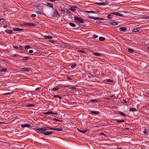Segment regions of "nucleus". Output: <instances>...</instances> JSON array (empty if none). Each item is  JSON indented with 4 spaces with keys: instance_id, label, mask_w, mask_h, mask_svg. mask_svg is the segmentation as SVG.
I'll list each match as a JSON object with an SVG mask.
<instances>
[{
    "instance_id": "1",
    "label": "nucleus",
    "mask_w": 149,
    "mask_h": 149,
    "mask_svg": "<svg viewBox=\"0 0 149 149\" xmlns=\"http://www.w3.org/2000/svg\"><path fill=\"white\" fill-rule=\"evenodd\" d=\"M34 130L38 133L43 134L44 132L47 130V129L45 127H43L40 128H36L34 129Z\"/></svg>"
},
{
    "instance_id": "2",
    "label": "nucleus",
    "mask_w": 149,
    "mask_h": 149,
    "mask_svg": "<svg viewBox=\"0 0 149 149\" xmlns=\"http://www.w3.org/2000/svg\"><path fill=\"white\" fill-rule=\"evenodd\" d=\"M54 10L52 11V16L55 18H57L60 16V14L55 9L53 8Z\"/></svg>"
},
{
    "instance_id": "3",
    "label": "nucleus",
    "mask_w": 149,
    "mask_h": 149,
    "mask_svg": "<svg viewBox=\"0 0 149 149\" xmlns=\"http://www.w3.org/2000/svg\"><path fill=\"white\" fill-rule=\"evenodd\" d=\"M74 19L75 22L79 24L83 23L84 22L83 19L82 18L78 17L76 16L74 17Z\"/></svg>"
},
{
    "instance_id": "4",
    "label": "nucleus",
    "mask_w": 149,
    "mask_h": 149,
    "mask_svg": "<svg viewBox=\"0 0 149 149\" xmlns=\"http://www.w3.org/2000/svg\"><path fill=\"white\" fill-rule=\"evenodd\" d=\"M88 18H91L93 19H95V20H97V21L96 22L97 23H101V21H100V20H104V19H103L102 18H99L97 17H95L93 16H89L88 17Z\"/></svg>"
},
{
    "instance_id": "5",
    "label": "nucleus",
    "mask_w": 149,
    "mask_h": 149,
    "mask_svg": "<svg viewBox=\"0 0 149 149\" xmlns=\"http://www.w3.org/2000/svg\"><path fill=\"white\" fill-rule=\"evenodd\" d=\"M43 4L44 6H47L49 7L53 8V9L54 8H53V5L52 3L45 2V3H43Z\"/></svg>"
},
{
    "instance_id": "6",
    "label": "nucleus",
    "mask_w": 149,
    "mask_h": 149,
    "mask_svg": "<svg viewBox=\"0 0 149 149\" xmlns=\"http://www.w3.org/2000/svg\"><path fill=\"white\" fill-rule=\"evenodd\" d=\"M24 24L25 25L28 26L30 27H34L36 26V24L31 23H24Z\"/></svg>"
},
{
    "instance_id": "7",
    "label": "nucleus",
    "mask_w": 149,
    "mask_h": 149,
    "mask_svg": "<svg viewBox=\"0 0 149 149\" xmlns=\"http://www.w3.org/2000/svg\"><path fill=\"white\" fill-rule=\"evenodd\" d=\"M141 29L138 27L137 29L135 28V27L134 28V29L132 30V31L134 32H140L141 31Z\"/></svg>"
},
{
    "instance_id": "8",
    "label": "nucleus",
    "mask_w": 149,
    "mask_h": 149,
    "mask_svg": "<svg viewBox=\"0 0 149 149\" xmlns=\"http://www.w3.org/2000/svg\"><path fill=\"white\" fill-rule=\"evenodd\" d=\"M110 24L113 26H116L119 24V22H117L111 21L109 22Z\"/></svg>"
},
{
    "instance_id": "9",
    "label": "nucleus",
    "mask_w": 149,
    "mask_h": 149,
    "mask_svg": "<svg viewBox=\"0 0 149 149\" xmlns=\"http://www.w3.org/2000/svg\"><path fill=\"white\" fill-rule=\"evenodd\" d=\"M89 113L96 115L100 113L98 111H91L89 112Z\"/></svg>"
},
{
    "instance_id": "10",
    "label": "nucleus",
    "mask_w": 149,
    "mask_h": 149,
    "mask_svg": "<svg viewBox=\"0 0 149 149\" xmlns=\"http://www.w3.org/2000/svg\"><path fill=\"white\" fill-rule=\"evenodd\" d=\"M23 29L18 28H13V30L14 31H22Z\"/></svg>"
},
{
    "instance_id": "11",
    "label": "nucleus",
    "mask_w": 149,
    "mask_h": 149,
    "mask_svg": "<svg viewBox=\"0 0 149 149\" xmlns=\"http://www.w3.org/2000/svg\"><path fill=\"white\" fill-rule=\"evenodd\" d=\"M95 4L100 6H105L107 5V3L106 2L98 3L96 2Z\"/></svg>"
},
{
    "instance_id": "12",
    "label": "nucleus",
    "mask_w": 149,
    "mask_h": 149,
    "mask_svg": "<svg viewBox=\"0 0 149 149\" xmlns=\"http://www.w3.org/2000/svg\"><path fill=\"white\" fill-rule=\"evenodd\" d=\"M113 15H116V16H119L121 17H123V14H120L119 13L116 12H114L112 13Z\"/></svg>"
},
{
    "instance_id": "13",
    "label": "nucleus",
    "mask_w": 149,
    "mask_h": 149,
    "mask_svg": "<svg viewBox=\"0 0 149 149\" xmlns=\"http://www.w3.org/2000/svg\"><path fill=\"white\" fill-rule=\"evenodd\" d=\"M40 5V2L38 1H37L36 3H35L33 4V6H36V7H38Z\"/></svg>"
},
{
    "instance_id": "14",
    "label": "nucleus",
    "mask_w": 149,
    "mask_h": 149,
    "mask_svg": "<svg viewBox=\"0 0 149 149\" xmlns=\"http://www.w3.org/2000/svg\"><path fill=\"white\" fill-rule=\"evenodd\" d=\"M21 126L22 128L25 127H31V125L28 124H21Z\"/></svg>"
},
{
    "instance_id": "15",
    "label": "nucleus",
    "mask_w": 149,
    "mask_h": 149,
    "mask_svg": "<svg viewBox=\"0 0 149 149\" xmlns=\"http://www.w3.org/2000/svg\"><path fill=\"white\" fill-rule=\"evenodd\" d=\"M77 7L76 6H72L69 9L72 11H75L76 10V8Z\"/></svg>"
},
{
    "instance_id": "16",
    "label": "nucleus",
    "mask_w": 149,
    "mask_h": 149,
    "mask_svg": "<svg viewBox=\"0 0 149 149\" xmlns=\"http://www.w3.org/2000/svg\"><path fill=\"white\" fill-rule=\"evenodd\" d=\"M52 131L50 132H44L43 134L46 135H50L52 134Z\"/></svg>"
},
{
    "instance_id": "17",
    "label": "nucleus",
    "mask_w": 149,
    "mask_h": 149,
    "mask_svg": "<svg viewBox=\"0 0 149 149\" xmlns=\"http://www.w3.org/2000/svg\"><path fill=\"white\" fill-rule=\"evenodd\" d=\"M127 50L129 52L131 53H132L134 51H135V50H133L132 49H130V48H127Z\"/></svg>"
},
{
    "instance_id": "18",
    "label": "nucleus",
    "mask_w": 149,
    "mask_h": 149,
    "mask_svg": "<svg viewBox=\"0 0 149 149\" xmlns=\"http://www.w3.org/2000/svg\"><path fill=\"white\" fill-rule=\"evenodd\" d=\"M30 70V69L27 68H22V70L23 71L29 72Z\"/></svg>"
},
{
    "instance_id": "19",
    "label": "nucleus",
    "mask_w": 149,
    "mask_h": 149,
    "mask_svg": "<svg viewBox=\"0 0 149 149\" xmlns=\"http://www.w3.org/2000/svg\"><path fill=\"white\" fill-rule=\"evenodd\" d=\"M45 39H52L53 38V37L50 36H44Z\"/></svg>"
},
{
    "instance_id": "20",
    "label": "nucleus",
    "mask_w": 149,
    "mask_h": 149,
    "mask_svg": "<svg viewBox=\"0 0 149 149\" xmlns=\"http://www.w3.org/2000/svg\"><path fill=\"white\" fill-rule=\"evenodd\" d=\"M93 54L95 56H101V54L99 53L98 52H93Z\"/></svg>"
},
{
    "instance_id": "21",
    "label": "nucleus",
    "mask_w": 149,
    "mask_h": 149,
    "mask_svg": "<svg viewBox=\"0 0 149 149\" xmlns=\"http://www.w3.org/2000/svg\"><path fill=\"white\" fill-rule=\"evenodd\" d=\"M78 131H79V132L82 133H85L87 131L86 130H80L79 129H77Z\"/></svg>"
},
{
    "instance_id": "22",
    "label": "nucleus",
    "mask_w": 149,
    "mask_h": 149,
    "mask_svg": "<svg viewBox=\"0 0 149 149\" xmlns=\"http://www.w3.org/2000/svg\"><path fill=\"white\" fill-rule=\"evenodd\" d=\"M5 31L8 34H11L13 33L12 31L10 30L6 29Z\"/></svg>"
},
{
    "instance_id": "23",
    "label": "nucleus",
    "mask_w": 149,
    "mask_h": 149,
    "mask_svg": "<svg viewBox=\"0 0 149 149\" xmlns=\"http://www.w3.org/2000/svg\"><path fill=\"white\" fill-rule=\"evenodd\" d=\"M137 110L134 108H131L130 109L129 111H130L134 112L136 111Z\"/></svg>"
},
{
    "instance_id": "24",
    "label": "nucleus",
    "mask_w": 149,
    "mask_h": 149,
    "mask_svg": "<svg viewBox=\"0 0 149 149\" xmlns=\"http://www.w3.org/2000/svg\"><path fill=\"white\" fill-rule=\"evenodd\" d=\"M23 59L22 60H29L30 59H31V58L30 57L28 56V57H23Z\"/></svg>"
},
{
    "instance_id": "25",
    "label": "nucleus",
    "mask_w": 149,
    "mask_h": 149,
    "mask_svg": "<svg viewBox=\"0 0 149 149\" xmlns=\"http://www.w3.org/2000/svg\"><path fill=\"white\" fill-rule=\"evenodd\" d=\"M119 29L121 31L124 32L127 30V29L125 27H121Z\"/></svg>"
},
{
    "instance_id": "26",
    "label": "nucleus",
    "mask_w": 149,
    "mask_h": 149,
    "mask_svg": "<svg viewBox=\"0 0 149 149\" xmlns=\"http://www.w3.org/2000/svg\"><path fill=\"white\" fill-rule=\"evenodd\" d=\"M118 113L120 114V115H121L122 116L125 117L126 116V115L124 113L119 111L118 112Z\"/></svg>"
},
{
    "instance_id": "27",
    "label": "nucleus",
    "mask_w": 149,
    "mask_h": 149,
    "mask_svg": "<svg viewBox=\"0 0 149 149\" xmlns=\"http://www.w3.org/2000/svg\"><path fill=\"white\" fill-rule=\"evenodd\" d=\"M53 130H55L57 131H62L63 130V129L62 128H54L52 129Z\"/></svg>"
},
{
    "instance_id": "28",
    "label": "nucleus",
    "mask_w": 149,
    "mask_h": 149,
    "mask_svg": "<svg viewBox=\"0 0 149 149\" xmlns=\"http://www.w3.org/2000/svg\"><path fill=\"white\" fill-rule=\"evenodd\" d=\"M77 51L78 52H81V53H85V52L84 51V50H80V49H77Z\"/></svg>"
},
{
    "instance_id": "29",
    "label": "nucleus",
    "mask_w": 149,
    "mask_h": 149,
    "mask_svg": "<svg viewBox=\"0 0 149 149\" xmlns=\"http://www.w3.org/2000/svg\"><path fill=\"white\" fill-rule=\"evenodd\" d=\"M77 65V64L76 63H72L70 65L71 67V68H74Z\"/></svg>"
},
{
    "instance_id": "30",
    "label": "nucleus",
    "mask_w": 149,
    "mask_h": 149,
    "mask_svg": "<svg viewBox=\"0 0 149 149\" xmlns=\"http://www.w3.org/2000/svg\"><path fill=\"white\" fill-rule=\"evenodd\" d=\"M35 106V104H28L27 105H26V107H33Z\"/></svg>"
},
{
    "instance_id": "31",
    "label": "nucleus",
    "mask_w": 149,
    "mask_h": 149,
    "mask_svg": "<svg viewBox=\"0 0 149 149\" xmlns=\"http://www.w3.org/2000/svg\"><path fill=\"white\" fill-rule=\"evenodd\" d=\"M116 121L118 123H123L125 122V120L123 119L121 120H116Z\"/></svg>"
},
{
    "instance_id": "32",
    "label": "nucleus",
    "mask_w": 149,
    "mask_h": 149,
    "mask_svg": "<svg viewBox=\"0 0 149 149\" xmlns=\"http://www.w3.org/2000/svg\"><path fill=\"white\" fill-rule=\"evenodd\" d=\"M66 13L69 16L70 15H71V13L70 11L68 10H67V9L66 10Z\"/></svg>"
},
{
    "instance_id": "33",
    "label": "nucleus",
    "mask_w": 149,
    "mask_h": 149,
    "mask_svg": "<svg viewBox=\"0 0 149 149\" xmlns=\"http://www.w3.org/2000/svg\"><path fill=\"white\" fill-rule=\"evenodd\" d=\"M99 100L97 99H92L90 100V102H99Z\"/></svg>"
},
{
    "instance_id": "34",
    "label": "nucleus",
    "mask_w": 149,
    "mask_h": 149,
    "mask_svg": "<svg viewBox=\"0 0 149 149\" xmlns=\"http://www.w3.org/2000/svg\"><path fill=\"white\" fill-rule=\"evenodd\" d=\"M105 39V38L103 37H100L99 38V40L100 41H104Z\"/></svg>"
},
{
    "instance_id": "35",
    "label": "nucleus",
    "mask_w": 149,
    "mask_h": 149,
    "mask_svg": "<svg viewBox=\"0 0 149 149\" xmlns=\"http://www.w3.org/2000/svg\"><path fill=\"white\" fill-rule=\"evenodd\" d=\"M59 89H60L59 88L54 87V88H53L52 89V90L53 91H56L58 90Z\"/></svg>"
},
{
    "instance_id": "36",
    "label": "nucleus",
    "mask_w": 149,
    "mask_h": 149,
    "mask_svg": "<svg viewBox=\"0 0 149 149\" xmlns=\"http://www.w3.org/2000/svg\"><path fill=\"white\" fill-rule=\"evenodd\" d=\"M45 114H55V113H54V112H52L51 111H48L46 113H45Z\"/></svg>"
},
{
    "instance_id": "37",
    "label": "nucleus",
    "mask_w": 149,
    "mask_h": 149,
    "mask_svg": "<svg viewBox=\"0 0 149 149\" xmlns=\"http://www.w3.org/2000/svg\"><path fill=\"white\" fill-rule=\"evenodd\" d=\"M69 25L70 26L73 27H75L76 26V25L72 23H70Z\"/></svg>"
},
{
    "instance_id": "38",
    "label": "nucleus",
    "mask_w": 149,
    "mask_h": 149,
    "mask_svg": "<svg viewBox=\"0 0 149 149\" xmlns=\"http://www.w3.org/2000/svg\"><path fill=\"white\" fill-rule=\"evenodd\" d=\"M7 70V68H2L0 69V71L1 72H5Z\"/></svg>"
},
{
    "instance_id": "39",
    "label": "nucleus",
    "mask_w": 149,
    "mask_h": 149,
    "mask_svg": "<svg viewBox=\"0 0 149 149\" xmlns=\"http://www.w3.org/2000/svg\"><path fill=\"white\" fill-rule=\"evenodd\" d=\"M85 12L86 13H94V11H88V10H85Z\"/></svg>"
},
{
    "instance_id": "40",
    "label": "nucleus",
    "mask_w": 149,
    "mask_h": 149,
    "mask_svg": "<svg viewBox=\"0 0 149 149\" xmlns=\"http://www.w3.org/2000/svg\"><path fill=\"white\" fill-rule=\"evenodd\" d=\"M12 56L13 57H17L18 56H19V55H18V54H14V55H13Z\"/></svg>"
},
{
    "instance_id": "41",
    "label": "nucleus",
    "mask_w": 149,
    "mask_h": 149,
    "mask_svg": "<svg viewBox=\"0 0 149 149\" xmlns=\"http://www.w3.org/2000/svg\"><path fill=\"white\" fill-rule=\"evenodd\" d=\"M66 9H66L64 8H61V10L62 12H66Z\"/></svg>"
},
{
    "instance_id": "42",
    "label": "nucleus",
    "mask_w": 149,
    "mask_h": 149,
    "mask_svg": "<svg viewBox=\"0 0 149 149\" xmlns=\"http://www.w3.org/2000/svg\"><path fill=\"white\" fill-rule=\"evenodd\" d=\"M31 48L30 46L28 45H26L24 47L25 49H29Z\"/></svg>"
},
{
    "instance_id": "43",
    "label": "nucleus",
    "mask_w": 149,
    "mask_h": 149,
    "mask_svg": "<svg viewBox=\"0 0 149 149\" xmlns=\"http://www.w3.org/2000/svg\"><path fill=\"white\" fill-rule=\"evenodd\" d=\"M19 49L21 50H23V48L22 46H20L19 47Z\"/></svg>"
},
{
    "instance_id": "44",
    "label": "nucleus",
    "mask_w": 149,
    "mask_h": 149,
    "mask_svg": "<svg viewBox=\"0 0 149 149\" xmlns=\"http://www.w3.org/2000/svg\"><path fill=\"white\" fill-rule=\"evenodd\" d=\"M53 120L54 121H58V122H61V120H59L58 119H57L56 118H53Z\"/></svg>"
},
{
    "instance_id": "45",
    "label": "nucleus",
    "mask_w": 149,
    "mask_h": 149,
    "mask_svg": "<svg viewBox=\"0 0 149 149\" xmlns=\"http://www.w3.org/2000/svg\"><path fill=\"white\" fill-rule=\"evenodd\" d=\"M111 14H109L108 15H107V17L108 18H110V19H111L112 18V17H111Z\"/></svg>"
},
{
    "instance_id": "46",
    "label": "nucleus",
    "mask_w": 149,
    "mask_h": 149,
    "mask_svg": "<svg viewBox=\"0 0 149 149\" xmlns=\"http://www.w3.org/2000/svg\"><path fill=\"white\" fill-rule=\"evenodd\" d=\"M148 130L146 129H144V131H143V133L145 134H147V131Z\"/></svg>"
},
{
    "instance_id": "47",
    "label": "nucleus",
    "mask_w": 149,
    "mask_h": 149,
    "mask_svg": "<svg viewBox=\"0 0 149 149\" xmlns=\"http://www.w3.org/2000/svg\"><path fill=\"white\" fill-rule=\"evenodd\" d=\"M37 12L40 14L44 15V13L43 12H42L41 11H37Z\"/></svg>"
},
{
    "instance_id": "48",
    "label": "nucleus",
    "mask_w": 149,
    "mask_h": 149,
    "mask_svg": "<svg viewBox=\"0 0 149 149\" xmlns=\"http://www.w3.org/2000/svg\"><path fill=\"white\" fill-rule=\"evenodd\" d=\"M93 37L95 38H97L98 37V36L95 34L93 35Z\"/></svg>"
},
{
    "instance_id": "49",
    "label": "nucleus",
    "mask_w": 149,
    "mask_h": 149,
    "mask_svg": "<svg viewBox=\"0 0 149 149\" xmlns=\"http://www.w3.org/2000/svg\"><path fill=\"white\" fill-rule=\"evenodd\" d=\"M124 130L126 132H127L129 131V128H125Z\"/></svg>"
},
{
    "instance_id": "50",
    "label": "nucleus",
    "mask_w": 149,
    "mask_h": 149,
    "mask_svg": "<svg viewBox=\"0 0 149 149\" xmlns=\"http://www.w3.org/2000/svg\"><path fill=\"white\" fill-rule=\"evenodd\" d=\"M142 18L143 19H149V16H146L145 17H142Z\"/></svg>"
},
{
    "instance_id": "51",
    "label": "nucleus",
    "mask_w": 149,
    "mask_h": 149,
    "mask_svg": "<svg viewBox=\"0 0 149 149\" xmlns=\"http://www.w3.org/2000/svg\"><path fill=\"white\" fill-rule=\"evenodd\" d=\"M41 88L40 87H38V88H36V91H38V90H40L41 89Z\"/></svg>"
},
{
    "instance_id": "52",
    "label": "nucleus",
    "mask_w": 149,
    "mask_h": 149,
    "mask_svg": "<svg viewBox=\"0 0 149 149\" xmlns=\"http://www.w3.org/2000/svg\"><path fill=\"white\" fill-rule=\"evenodd\" d=\"M107 81L108 82H111L113 81L112 80H111V79H107Z\"/></svg>"
},
{
    "instance_id": "53",
    "label": "nucleus",
    "mask_w": 149,
    "mask_h": 149,
    "mask_svg": "<svg viewBox=\"0 0 149 149\" xmlns=\"http://www.w3.org/2000/svg\"><path fill=\"white\" fill-rule=\"evenodd\" d=\"M36 16V15L34 14H33L31 15V17H35Z\"/></svg>"
},
{
    "instance_id": "54",
    "label": "nucleus",
    "mask_w": 149,
    "mask_h": 149,
    "mask_svg": "<svg viewBox=\"0 0 149 149\" xmlns=\"http://www.w3.org/2000/svg\"><path fill=\"white\" fill-rule=\"evenodd\" d=\"M123 102L124 103L127 104V103L128 100H123Z\"/></svg>"
},
{
    "instance_id": "55",
    "label": "nucleus",
    "mask_w": 149,
    "mask_h": 149,
    "mask_svg": "<svg viewBox=\"0 0 149 149\" xmlns=\"http://www.w3.org/2000/svg\"><path fill=\"white\" fill-rule=\"evenodd\" d=\"M13 48H14L16 49H17L18 48V46H13Z\"/></svg>"
},
{
    "instance_id": "56",
    "label": "nucleus",
    "mask_w": 149,
    "mask_h": 149,
    "mask_svg": "<svg viewBox=\"0 0 149 149\" xmlns=\"http://www.w3.org/2000/svg\"><path fill=\"white\" fill-rule=\"evenodd\" d=\"M29 52L30 53H32L33 52V51L32 50H30L29 51Z\"/></svg>"
},
{
    "instance_id": "57",
    "label": "nucleus",
    "mask_w": 149,
    "mask_h": 149,
    "mask_svg": "<svg viewBox=\"0 0 149 149\" xmlns=\"http://www.w3.org/2000/svg\"><path fill=\"white\" fill-rule=\"evenodd\" d=\"M58 98H59L60 99H61L62 98V97L61 96L59 95L58 97Z\"/></svg>"
},
{
    "instance_id": "58",
    "label": "nucleus",
    "mask_w": 149,
    "mask_h": 149,
    "mask_svg": "<svg viewBox=\"0 0 149 149\" xmlns=\"http://www.w3.org/2000/svg\"><path fill=\"white\" fill-rule=\"evenodd\" d=\"M100 135H104V136H106L104 134V133H102L101 134H100Z\"/></svg>"
},
{
    "instance_id": "59",
    "label": "nucleus",
    "mask_w": 149,
    "mask_h": 149,
    "mask_svg": "<svg viewBox=\"0 0 149 149\" xmlns=\"http://www.w3.org/2000/svg\"><path fill=\"white\" fill-rule=\"evenodd\" d=\"M47 128H49V129H50L51 130H53V129H53V128H52V127H47Z\"/></svg>"
},
{
    "instance_id": "60",
    "label": "nucleus",
    "mask_w": 149,
    "mask_h": 149,
    "mask_svg": "<svg viewBox=\"0 0 149 149\" xmlns=\"http://www.w3.org/2000/svg\"><path fill=\"white\" fill-rule=\"evenodd\" d=\"M88 77H89L91 78V77H92V76L91 74H90L88 76Z\"/></svg>"
},
{
    "instance_id": "61",
    "label": "nucleus",
    "mask_w": 149,
    "mask_h": 149,
    "mask_svg": "<svg viewBox=\"0 0 149 149\" xmlns=\"http://www.w3.org/2000/svg\"><path fill=\"white\" fill-rule=\"evenodd\" d=\"M7 26L6 25H4L3 26V27L4 28H6L7 27Z\"/></svg>"
},
{
    "instance_id": "62",
    "label": "nucleus",
    "mask_w": 149,
    "mask_h": 149,
    "mask_svg": "<svg viewBox=\"0 0 149 149\" xmlns=\"http://www.w3.org/2000/svg\"><path fill=\"white\" fill-rule=\"evenodd\" d=\"M68 79L69 80H70L72 79L71 78L69 77H68Z\"/></svg>"
},
{
    "instance_id": "63",
    "label": "nucleus",
    "mask_w": 149,
    "mask_h": 149,
    "mask_svg": "<svg viewBox=\"0 0 149 149\" xmlns=\"http://www.w3.org/2000/svg\"><path fill=\"white\" fill-rule=\"evenodd\" d=\"M50 42L51 43H53L54 42V41L52 40H51L50 41Z\"/></svg>"
},
{
    "instance_id": "64",
    "label": "nucleus",
    "mask_w": 149,
    "mask_h": 149,
    "mask_svg": "<svg viewBox=\"0 0 149 149\" xmlns=\"http://www.w3.org/2000/svg\"><path fill=\"white\" fill-rule=\"evenodd\" d=\"M122 148L121 147H118V149H121Z\"/></svg>"
}]
</instances>
